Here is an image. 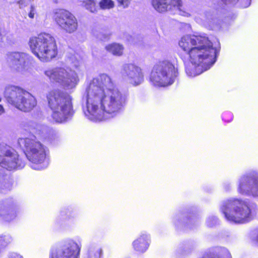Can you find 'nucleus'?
Instances as JSON below:
<instances>
[{"mask_svg":"<svg viewBox=\"0 0 258 258\" xmlns=\"http://www.w3.org/2000/svg\"><path fill=\"white\" fill-rule=\"evenodd\" d=\"M11 241L12 237L9 235L0 237V253Z\"/></svg>","mask_w":258,"mask_h":258,"instance_id":"23","label":"nucleus"},{"mask_svg":"<svg viewBox=\"0 0 258 258\" xmlns=\"http://www.w3.org/2000/svg\"><path fill=\"white\" fill-rule=\"evenodd\" d=\"M256 240L258 241V235H257V236L256 237Z\"/></svg>","mask_w":258,"mask_h":258,"instance_id":"38","label":"nucleus"},{"mask_svg":"<svg viewBox=\"0 0 258 258\" xmlns=\"http://www.w3.org/2000/svg\"><path fill=\"white\" fill-rule=\"evenodd\" d=\"M46 98L54 121L62 123L73 115L72 98L69 94L59 89H54L47 93Z\"/></svg>","mask_w":258,"mask_h":258,"instance_id":"3","label":"nucleus"},{"mask_svg":"<svg viewBox=\"0 0 258 258\" xmlns=\"http://www.w3.org/2000/svg\"><path fill=\"white\" fill-rule=\"evenodd\" d=\"M8 258H23V257L17 253H12L9 255Z\"/></svg>","mask_w":258,"mask_h":258,"instance_id":"33","label":"nucleus"},{"mask_svg":"<svg viewBox=\"0 0 258 258\" xmlns=\"http://www.w3.org/2000/svg\"><path fill=\"white\" fill-rule=\"evenodd\" d=\"M48 139L50 140V141L51 142H53V141H52V139H51V138H50V139L49 138Z\"/></svg>","mask_w":258,"mask_h":258,"instance_id":"37","label":"nucleus"},{"mask_svg":"<svg viewBox=\"0 0 258 258\" xmlns=\"http://www.w3.org/2000/svg\"><path fill=\"white\" fill-rule=\"evenodd\" d=\"M131 0H117L118 3L120 4V5L122 6L123 8L127 7Z\"/></svg>","mask_w":258,"mask_h":258,"instance_id":"31","label":"nucleus"},{"mask_svg":"<svg viewBox=\"0 0 258 258\" xmlns=\"http://www.w3.org/2000/svg\"><path fill=\"white\" fill-rule=\"evenodd\" d=\"M36 14V7L31 4L30 7L29 8V12L28 13V17L31 19H33L34 18L35 15Z\"/></svg>","mask_w":258,"mask_h":258,"instance_id":"30","label":"nucleus"},{"mask_svg":"<svg viewBox=\"0 0 258 258\" xmlns=\"http://www.w3.org/2000/svg\"><path fill=\"white\" fill-rule=\"evenodd\" d=\"M0 166L11 171L23 168L25 162L14 148L7 144H0Z\"/></svg>","mask_w":258,"mask_h":258,"instance_id":"11","label":"nucleus"},{"mask_svg":"<svg viewBox=\"0 0 258 258\" xmlns=\"http://www.w3.org/2000/svg\"><path fill=\"white\" fill-rule=\"evenodd\" d=\"M178 45L187 51L191 63L195 66V72L186 73L195 76L209 70L216 62L218 50L214 47L211 42L205 36H184Z\"/></svg>","mask_w":258,"mask_h":258,"instance_id":"2","label":"nucleus"},{"mask_svg":"<svg viewBox=\"0 0 258 258\" xmlns=\"http://www.w3.org/2000/svg\"><path fill=\"white\" fill-rule=\"evenodd\" d=\"M81 248L80 243L68 239L59 247L51 248L49 258H79Z\"/></svg>","mask_w":258,"mask_h":258,"instance_id":"12","label":"nucleus"},{"mask_svg":"<svg viewBox=\"0 0 258 258\" xmlns=\"http://www.w3.org/2000/svg\"><path fill=\"white\" fill-rule=\"evenodd\" d=\"M83 4L86 9L90 12L94 13L96 11L95 0H86L83 2Z\"/></svg>","mask_w":258,"mask_h":258,"instance_id":"24","label":"nucleus"},{"mask_svg":"<svg viewBox=\"0 0 258 258\" xmlns=\"http://www.w3.org/2000/svg\"><path fill=\"white\" fill-rule=\"evenodd\" d=\"M232 186L230 184H227L225 185V189L226 191H229L231 190Z\"/></svg>","mask_w":258,"mask_h":258,"instance_id":"34","label":"nucleus"},{"mask_svg":"<svg viewBox=\"0 0 258 258\" xmlns=\"http://www.w3.org/2000/svg\"><path fill=\"white\" fill-rule=\"evenodd\" d=\"M120 74L122 79L134 86L141 85L144 80V76L142 69L133 63L123 65Z\"/></svg>","mask_w":258,"mask_h":258,"instance_id":"14","label":"nucleus"},{"mask_svg":"<svg viewBox=\"0 0 258 258\" xmlns=\"http://www.w3.org/2000/svg\"><path fill=\"white\" fill-rule=\"evenodd\" d=\"M15 205L11 200L0 201V220L9 222L16 216Z\"/></svg>","mask_w":258,"mask_h":258,"instance_id":"16","label":"nucleus"},{"mask_svg":"<svg viewBox=\"0 0 258 258\" xmlns=\"http://www.w3.org/2000/svg\"><path fill=\"white\" fill-rule=\"evenodd\" d=\"M218 223V219L217 217L211 216H209L206 220V225L207 226L212 227L216 225Z\"/></svg>","mask_w":258,"mask_h":258,"instance_id":"26","label":"nucleus"},{"mask_svg":"<svg viewBox=\"0 0 258 258\" xmlns=\"http://www.w3.org/2000/svg\"><path fill=\"white\" fill-rule=\"evenodd\" d=\"M103 255V250L100 246L93 243L88 246L87 253L84 258H101Z\"/></svg>","mask_w":258,"mask_h":258,"instance_id":"18","label":"nucleus"},{"mask_svg":"<svg viewBox=\"0 0 258 258\" xmlns=\"http://www.w3.org/2000/svg\"><path fill=\"white\" fill-rule=\"evenodd\" d=\"M4 96L9 104L24 112L31 111L37 104L33 95L15 86H7L5 89Z\"/></svg>","mask_w":258,"mask_h":258,"instance_id":"8","label":"nucleus"},{"mask_svg":"<svg viewBox=\"0 0 258 258\" xmlns=\"http://www.w3.org/2000/svg\"><path fill=\"white\" fill-rule=\"evenodd\" d=\"M18 143L25 150L27 159L32 163L33 169L42 170L47 167L48 150L40 142L33 138H21L18 139Z\"/></svg>","mask_w":258,"mask_h":258,"instance_id":"5","label":"nucleus"},{"mask_svg":"<svg viewBox=\"0 0 258 258\" xmlns=\"http://www.w3.org/2000/svg\"><path fill=\"white\" fill-rule=\"evenodd\" d=\"M105 49L114 55L120 56L123 53V47L120 44L114 43L106 46Z\"/></svg>","mask_w":258,"mask_h":258,"instance_id":"19","label":"nucleus"},{"mask_svg":"<svg viewBox=\"0 0 258 258\" xmlns=\"http://www.w3.org/2000/svg\"><path fill=\"white\" fill-rule=\"evenodd\" d=\"M32 1H33V0H19L18 2V4L20 8H24L29 4L31 5Z\"/></svg>","mask_w":258,"mask_h":258,"instance_id":"29","label":"nucleus"},{"mask_svg":"<svg viewBox=\"0 0 258 258\" xmlns=\"http://www.w3.org/2000/svg\"><path fill=\"white\" fill-rule=\"evenodd\" d=\"M99 6L102 9H110L114 7V2L111 0H101Z\"/></svg>","mask_w":258,"mask_h":258,"instance_id":"25","label":"nucleus"},{"mask_svg":"<svg viewBox=\"0 0 258 258\" xmlns=\"http://www.w3.org/2000/svg\"><path fill=\"white\" fill-rule=\"evenodd\" d=\"M237 191L242 196L258 197V172L252 170L241 175L237 180Z\"/></svg>","mask_w":258,"mask_h":258,"instance_id":"10","label":"nucleus"},{"mask_svg":"<svg viewBox=\"0 0 258 258\" xmlns=\"http://www.w3.org/2000/svg\"><path fill=\"white\" fill-rule=\"evenodd\" d=\"M71 212L68 210H64L60 212L59 219L62 220H66L71 217Z\"/></svg>","mask_w":258,"mask_h":258,"instance_id":"27","label":"nucleus"},{"mask_svg":"<svg viewBox=\"0 0 258 258\" xmlns=\"http://www.w3.org/2000/svg\"><path fill=\"white\" fill-rule=\"evenodd\" d=\"M44 74L51 82L67 89L75 88L79 82L77 73L67 67L48 68L44 70Z\"/></svg>","mask_w":258,"mask_h":258,"instance_id":"9","label":"nucleus"},{"mask_svg":"<svg viewBox=\"0 0 258 258\" xmlns=\"http://www.w3.org/2000/svg\"><path fill=\"white\" fill-rule=\"evenodd\" d=\"M150 243V237L147 233H142L133 243L134 249L140 253H144L148 249Z\"/></svg>","mask_w":258,"mask_h":258,"instance_id":"17","label":"nucleus"},{"mask_svg":"<svg viewBox=\"0 0 258 258\" xmlns=\"http://www.w3.org/2000/svg\"><path fill=\"white\" fill-rule=\"evenodd\" d=\"M2 100V98H1V96H0V102Z\"/></svg>","mask_w":258,"mask_h":258,"instance_id":"39","label":"nucleus"},{"mask_svg":"<svg viewBox=\"0 0 258 258\" xmlns=\"http://www.w3.org/2000/svg\"><path fill=\"white\" fill-rule=\"evenodd\" d=\"M222 2L226 5H234L237 2L241 8H245L250 5L251 0H221Z\"/></svg>","mask_w":258,"mask_h":258,"instance_id":"20","label":"nucleus"},{"mask_svg":"<svg viewBox=\"0 0 258 258\" xmlns=\"http://www.w3.org/2000/svg\"><path fill=\"white\" fill-rule=\"evenodd\" d=\"M30 56L24 52H11L7 55V61L14 71L24 74L28 69Z\"/></svg>","mask_w":258,"mask_h":258,"instance_id":"15","label":"nucleus"},{"mask_svg":"<svg viewBox=\"0 0 258 258\" xmlns=\"http://www.w3.org/2000/svg\"><path fill=\"white\" fill-rule=\"evenodd\" d=\"M166 12H172L177 9V0H165Z\"/></svg>","mask_w":258,"mask_h":258,"instance_id":"22","label":"nucleus"},{"mask_svg":"<svg viewBox=\"0 0 258 258\" xmlns=\"http://www.w3.org/2000/svg\"><path fill=\"white\" fill-rule=\"evenodd\" d=\"M70 61L73 64V66L77 69H78L81 64L80 60L78 58L77 56L73 55L69 58Z\"/></svg>","mask_w":258,"mask_h":258,"instance_id":"28","label":"nucleus"},{"mask_svg":"<svg viewBox=\"0 0 258 258\" xmlns=\"http://www.w3.org/2000/svg\"><path fill=\"white\" fill-rule=\"evenodd\" d=\"M226 114H229V115H231L230 113H225V114L223 115V117L226 115Z\"/></svg>","mask_w":258,"mask_h":258,"instance_id":"36","label":"nucleus"},{"mask_svg":"<svg viewBox=\"0 0 258 258\" xmlns=\"http://www.w3.org/2000/svg\"><path fill=\"white\" fill-rule=\"evenodd\" d=\"M164 1L165 0H152V6L157 12L160 13L166 12Z\"/></svg>","mask_w":258,"mask_h":258,"instance_id":"21","label":"nucleus"},{"mask_svg":"<svg viewBox=\"0 0 258 258\" xmlns=\"http://www.w3.org/2000/svg\"><path fill=\"white\" fill-rule=\"evenodd\" d=\"M52 17L56 24L66 32L72 33L78 28V21L76 18L66 10H54Z\"/></svg>","mask_w":258,"mask_h":258,"instance_id":"13","label":"nucleus"},{"mask_svg":"<svg viewBox=\"0 0 258 258\" xmlns=\"http://www.w3.org/2000/svg\"><path fill=\"white\" fill-rule=\"evenodd\" d=\"M29 45L32 53L42 61H49L57 54L55 40L48 33H41L31 37Z\"/></svg>","mask_w":258,"mask_h":258,"instance_id":"6","label":"nucleus"},{"mask_svg":"<svg viewBox=\"0 0 258 258\" xmlns=\"http://www.w3.org/2000/svg\"><path fill=\"white\" fill-rule=\"evenodd\" d=\"M176 77L175 66L170 61L165 60L153 66L150 75V82L155 87H166L171 85Z\"/></svg>","mask_w":258,"mask_h":258,"instance_id":"7","label":"nucleus"},{"mask_svg":"<svg viewBox=\"0 0 258 258\" xmlns=\"http://www.w3.org/2000/svg\"><path fill=\"white\" fill-rule=\"evenodd\" d=\"M85 116L94 122L119 114L126 102V96L116 88L111 78L102 74L94 78L86 89Z\"/></svg>","mask_w":258,"mask_h":258,"instance_id":"1","label":"nucleus"},{"mask_svg":"<svg viewBox=\"0 0 258 258\" xmlns=\"http://www.w3.org/2000/svg\"><path fill=\"white\" fill-rule=\"evenodd\" d=\"M5 112V110L3 105L0 104V115L3 114Z\"/></svg>","mask_w":258,"mask_h":258,"instance_id":"35","label":"nucleus"},{"mask_svg":"<svg viewBox=\"0 0 258 258\" xmlns=\"http://www.w3.org/2000/svg\"><path fill=\"white\" fill-rule=\"evenodd\" d=\"M178 15H181L183 16L188 17L189 16V14L181 10L179 8V7L181 6L180 0H178Z\"/></svg>","mask_w":258,"mask_h":258,"instance_id":"32","label":"nucleus"},{"mask_svg":"<svg viewBox=\"0 0 258 258\" xmlns=\"http://www.w3.org/2000/svg\"><path fill=\"white\" fill-rule=\"evenodd\" d=\"M220 210L228 221L234 223H245L253 218L248 203L241 199L230 198L223 200Z\"/></svg>","mask_w":258,"mask_h":258,"instance_id":"4","label":"nucleus"}]
</instances>
